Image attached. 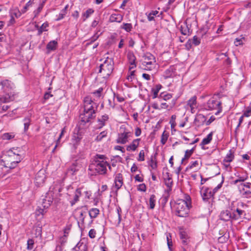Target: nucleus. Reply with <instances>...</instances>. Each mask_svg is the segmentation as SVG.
<instances>
[{
	"instance_id": "obj_1",
	"label": "nucleus",
	"mask_w": 251,
	"mask_h": 251,
	"mask_svg": "<svg viewBox=\"0 0 251 251\" xmlns=\"http://www.w3.org/2000/svg\"><path fill=\"white\" fill-rule=\"evenodd\" d=\"M84 110L79 116L80 122L83 125L94 119L97 109L96 103L89 97H86L83 100Z\"/></svg>"
},
{
	"instance_id": "obj_2",
	"label": "nucleus",
	"mask_w": 251,
	"mask_h": 251,
	"mask_svg": "<svg viewBox=\"0 0 251 251\" xmlns=\"http://www.w3.org/2000/svg\"><path fill=\"white\" fill-rule=\"evenodd\" d=\"M107 168L110 171L111 170V166L107 161L97 160L89 166L88 170L90 172L91 175H105L107 172Z\"/></svg>"
},
{
	"instance_id": "obj_3",
	"label": "nucleus",
	"mask_w": 251,
	"mask_h": 251,
	"mask_svg": "<svg viewBox=\"0 0 251 251\" xmlns=\"http://www.w3.org/2000/svg\"><path fill=\"white\" fill-rule=\"evenodd\" d=\"M114 69V62L111 58L107 57L100 66L99 73L103 78H107L112 74Z\"/></svg>"
},
{
	"instance_id": "obj_4",
	"label": "nucleus",
	"mask_w": 251,
	"mask_h": 251,
	"mask_svg": "<svg viewBox=\"0 0 251 251\" xmlns=\"http://www.w3.org/2000/svg\"><path fill=\"white\" fill-rule=\"evenodd\" d=\"M176 214L180 217H186L189 211L190 206H188L187 202L182 200H179L177 201L175 206Z\"/></svg>"
},
{
	"instance_id": "obj_5",
	"label": "nucleus",
	"mask_w": 251,
	"mask_h": 251,
	"mask_svg": "<svg viewBox=\"0 0 251 251\" xmlns=\"http://www.w3.org/2000/svg\"><path fill=\"white\" fill-rule=\"evenodd\" d=\"M143 59L142 65L144 69L151 71L155 68L156 61L153 55L150 53H146L143 56Z\"/></svg>"
},
{
	"instance_id": "obj_6",
	"label": "nucleus",
	"mask_w": 251,
	"mask_h": 251,
	"mask_svg": "<svg viewBox=\"0 0 251 251\" xmlns=\"http://www.w3.org/2000/svg\"><path fill=\"white\" fill-rule=\"evenodd\" d=\"M132 135V133L128 129L121 126L116 139V142L121 144H125L129 141Z\"/></svg>"
},
{
	"instance_id": "obj_7",
	"label": "nucleus",
	"mask_w": 251,
	"mask_h": 251,
	"mask_svg": "<svg viewBox=\"0 0 251 251\" xmlns=\"http://www.w3.org/2000/svg\"><path fill=\"white\" fill-rule=\"evenodd\" d=\"M207 109L208 110H218V112L222 111L221 101L220 100L219 95H214L207 102Z\"/></svg>"
},
{
	"instance_id": "obj_8",
	"label": "nucleus",
	"mask_w": 251,
	"mask_h": 251,
	"mask_svg": "<svg viewBox=\"0 0 251 251\" xmlns=\"http://www.w3.org/2000/svg\"><path fill=\"white\" fill-rule=\"evenodd\" d=\"M15 149L13 148L9 150L6 152V157L4 161V166L5 167L10 169H14L16 167V162L14 161Z\"/></svg>"
},
{
	"instance_id": "obj_9",
	"label": "nucleus",
	"mask_w": 251,
	"mask_h": 251,
	"mask_svg": "<svg viewBox=\"0 0 251 251\" xmlns=\"http://www.w3.org/2000/svg\"><path fill=\"white\" fill-rule=\"evenodd\" d=\"M240 195L244 198H249L251 197V183H241L237 185Z\"/></svg>"
},
{
	"instance_id": "obj_10",
	"label": "nucleus",
	"mask_w": 251,
	"mask_h": 251,
	"mask_svg": "<svg viewBox=\"0 0 251 251\" xmlns=\"http://www.w3.org/2000/svg\"><path fill=\"white\" fill-rule=\"evenodd\" d=\"M46 175L44 171L40 170L36 175L34 182L37 186H42L45 182Z\"/></svg>"
},
{
	"instance_id": "obj_11",
	"label": "nucleus",
	"mask_w": 251,
	"mask_h": 251,
	"mask_svg": "<svg viewBox=\"0 0 251 251\" xmlns=\"http://www.w3.org/2000/svg\"><path fill=\"white\" fill-rule=\"evenodd\" d=\"M200 193L202 200L205 201L209 200L213 195V194L210 188L204 187L201 189Z\"/></svg>"
},
{
	"instance_id": "obj_12",
	"label": "nucleus",
	"mask_w": 251,
	"mask_h": 251,
	"mask_svg": "<svg viewBox=\"0 0 251 251\" xmlns=\"http://www.w3.org/2000/svg\"><path fill=\"white\" fill-rule=\"evenodd\" d=\"M81 195V191L80 188L76 189L74 195L70 197L69 199L71 206H74L77 201H79V198Z\"/></svg>"
},
{
	"instance_id": "obj_13",
	"label": "nucleus",
	"mask_w": 251,
	"mask_h": 251,
	"mask_svg": "<svg viewBox=\"0 0 251 251\" xmlns=\"http://www.w3.org/2000/svg\"><path fill=\"white\" fill-rule=\"evenodd\" d=\"M164 179L165 185L167 187V192L169 193L172 190V186L173 184L172 176L169 173H166L164 175Z\"/></svg>"
},
{
	"instance_id": "obj_14",
	"label": "nucleus",
	"mask_w": 251,
	"mask_h": 251,
	"mask_svg": "<svg viewBox=\"0 0 251 251\" xmlns=\"http://www.w3.org/2000/svg\"><path fill=\"white\" fill-rule=\"evenodd\" d=\"M82 138V135L81 133H74L71 139V142L75 149L77 148V146L79 144Z\"/></svg>"
},
{
	"instance_id": "obj_15",
	"label": "nucleus",
	"mask_w": 251,
	"mask_h": 251,
	"mask_svg": "<svg viewBox=\"0 0 251 251\" xmlns=\"http://www.w3.org/2000/svg\"><path fill=\"white\" fill-rule=\"evenodd\" d=\"M206 118L205 116L201 114H198L195 119V124L198 126H201L204 124H206Z\"/></svg>"
},
{
	"instance_id": "obj_16",
	"label": "nucleus",
	"mask_w": 251,
	"mask_h": 251,
	"mask_svg": "<svg viewBox=\"0 0 251 251\" xmlns=\"http://www.w3.org/2000/svg\"><path fill=\"white\" fill-rule=\"evenodd\" d=\"M109 116L106 114L102 115L98 119V128H101L109 122Z\"/></svg>"
},
{
	"instance_id": "obj_17",
	"label": "nucleus",
	"mask_w": 251,
	"mask_h": 251,
	"mask_svg": "<svg viewBox=\"0 0 251 251\" xmlns=\"http://www.w3.org/2000/svg\"><path fill=\"white\" fill-rule=\"evenodd\" d=\"M115 187L117 190L121 188L123 184V176L121 173L117 174L114 178Z\"/></svg>"
},
{
	"instance_id": "obj_18",
	"label": "nucleus",
	"mask_w": 251,
	"mask_h": 251,
	"mask_svg": "<svg viewBox=\"0 0 251 251\" xmlns=\"http://www.w3.org/2000/svg\"><path fill=\"white\" fill-rule=\"evenodd\" d=\"M233 213L228 210H223L220 214V219L225 221H229L233 219Z\"/></svg>"
},
{
	"instance_id": "obj_19",
	"label": "nucleus",
	"mask_w": 251,
	"mask_h": 251,
	"mask_svg": "<svg viewBox=\"0 0 251 251\" xmlns=\"http://www.w3.org/2000/svg\"><path fill=\"white\" fill-rule=\"evenodd\" d=\"M0 85L1 89L3 90V92L8 94L12 88V84L8 80H4L0 82Z\"/></svg>"
},
{
	"instance_id": "obj_20",
	"label": "nucleus",
	"mask_w": 251,
	"mask_h": 251,
	"mask_svg": "<svg viewBox=\"0 0 251 251\" xmlns=\"http://www.w3.org/2000/svg\"><path fill=\"white\" fill-rule=\"evenodd\" d=\"M140 140V138L133 140L130 144L126 146V150L129 151H135L139 146Z\"/></svg>"
},
{
	"instance_id": "obj_21",
	"label": "nucleus",
	"mask_w": 251,
	"mask_h": 251,
	"mask_svg": "<svg viewBox=\"0 0 251 251\" xmlns=\"http://www.w3.org/2000/svg\"><path fill=\"white\" fill-rule=\"evenodd\" d=\"M50 193H48L47 196L43 199L41 206L46 209H48L52 202V198L49 196Z\"/></svg>"
},
{
	"instance_id": "obj_22",
	"label": "nucleus",
	"mask_w": 251,
	"mask_h": 251,
	"mask_svg": "<svg viewBox=\"0 0 251 251\" xmlns=\"http://www.w3.org/2000/svg\"><path fill=\"white\" fill-rule=\"evenodd\" d=\"M180 238L183 246L187 245L189 242V237L184 231H181L179 232Z\"/></svg>"
},
{
	"instance_id": "obj_23",
	"label": "nucleus",
	"mask_w": 251,
	"mask_h": 251,
	"mask_svg": "<svg viewBox=\"0 0 251 251\" xmlns=\"http://www.w3.org/2000/svg\"><path fill=\"white\" fill-rule=\"evenodd\" d=\"M123 19V16L120 14H112L109 17L110 22L121 23Z\"/></svg>"
},
{
	"instance_id": "obj_24",
	"label": "nucleus",
	"mask_w": 251,
	"mask_h": 251,
	"mask_svg": "<svg viewBox=\"0 0 251 251\" xmlns=\"http://www.w3.org/2000/svg\"><path fill=\"white\" fill-rule=\"evenodd\" d=\"M134 67H129L127 75L126 78L127 81L130 82H132L136 78L135 74V71L134 70H131Z\"/></svg>"
},
{
	"instance_id": "obj_25",
	"label": "nucleus",
	"mask_w": 251,
	"mask_h": 251,
	"mask_svg": "<svg viewBox=\"0 0 251 251\" xmlns=\"http://www.w3.org/2000/svg\"><path fill=\"white\" fill-rule=\"evenodd\" d=\"M73 251H87V246L85 243L78 242L74 248Z\"/></svg>"
},
{
	"instance_id": "obj_26",
	"label": "nucleus",
	"mask_w": 251,
	"mask_h": 251,
	"mask_svg": "<svg viewBox=\"0 0 251 251\" xmlns=\"http://www.w3.org/2000/svg\"><path fill=\"white\" fill-rule=\"evenodd\" d=\"M81 167V165L77 161L73 163L72 165L69 167L68 171L72 172V174H75L76 172L78 171Z\"/></svg>"
},
{
	"instance_id": "obj_27",
	"label": "nucleus",
	"mask_w": 251,
	"mask_h": 251,
	"mask_svg": "<svg viewBox=\"0 0 251 251\" xmlns=\"http://www.w3.org/2000/svg\"><path fill=\"white\" fill-rule=\"evenodd\" d=\"M127 58L131 67H136L135 61L136 57L132 52H128L127 54Z\"/></svg>"
},
{
	"instance_id": "obj_28",
	"label": "nucleus",
	"mask_w": 251,
	"mask_h": 251,
	"mask_svg": "<svg viewBox=\"0 0 251 251\" xmlns=\"http://www.w3.org/2000/svg\"><path fill=\"white\" fill-rule=\"evenodd\" d=\"M100 214V210L97 208H92L89 211V215L91 219H95Z\"/></svg>"
},
{
	"instance_id": "obj_29",
	"label": "nucleus",
	"mask_w": 251,
	"mask_h": 251,
	"mask_svg": "<svg viewBox=\"0 0 251 251\" xmlns=\"http://www.w3.org/2000/svg\"><path fill=\"white\" fill-rule=\"evenodd\" d=\"M234 157L233 152L230 150L224 159L223 162L230 163L234 159Z\"/></svg>"
},
{
	"instance_id": "obj_30",
	"label": "nucleus",
	"mask_w": 251,
	"mask_h": 251,
	"mask_svg": "<svg viewBox=\"0 0 251 251\" xmlns=\"http://www.w3.org/2000/svg\"><path fill=\"white\" fill-rule=\"evenodd\" d=\"M236 212L237 214L234 213H233V219L234 220H238L239 218H241L243 216L245 215V212L241 209L239 208H237L236 210Z\"/></svg>"
},
{
	"instance_id": "obj_31",
	"label": "nucleus",
	"mask_w": 251,
	"mask_h": 251,
	"mask_svg": "<svg viewBox=\"0 0 251 251\" xmlns=\"http://www.w3.org/2000/svg\"><path fill=\"white\" fill-rule=\"evenodd\" d=\"M57 45V41L53 40L50 41L47 45V49L49 51L56 50Z\"/></svg>"
},
{
	"instance_id": "obj_32",
	"label": "nucleus",
	"mask_w": 251,
	"mask_h": 251,
	"mask_svg": "<svg viewBox=\"0 0 251 251\" xmlns=\"http://www.w3.org/2000/svg\"><path fill=\"white\" fill-rule=\"evenodd\" d=\"M213 134L212 132L209 133L207 136L203 138L201 143V145L204 146L208 144L212 139Z\"/></svg>"
},
{
	"instance_id": "obj_33",
	"label": "nucleus",
	"mask_w": 251,
	"mask_h": 251,
	"mask_svg": "<svg viewBox=\"0 0 251 251\" xmlns=\"http://www.w3.org/2000/svg\"><path fill=\"white\" fill-rule=\"evenodd\" d=\"M161 88L162 86L160 84H157L155 87L151 89V92L153 93L152 98L153 99L157 97L158 93Z\"/></svg>"
},
{
	"instance_id": "obj_34",
	"label": "nucleus",
	"mask_w": 251,
	"mask_h": 251,
	"mask_svg": "<svg viewBox=\"0 0 251 251\" xmlns=\"http://www.w3.org/2000/svg\"><path fill=\"white\" fill-rule=\"evenodd\" d=\"M173 97L172 94L166 92H162L160 94L159 98L167 101L171 100Z\"/></svg>"
},
{
	"instance_id": "obj_35",
	"label": "nucleus",
	"mask_w": 251,
	"mask_h": 251,
	"mask_svg": "<svg viewBox=\"0 0 251 251\" xmlns=\"http://www.w3.org/2000/svg\"><path fill=\"white\" fill-rule=\"evenodd\" d=\"M68 5H67L64 8H63L60 12V13L57 15V19H56V21H60L61 20V19H63L64 16L66 15L67 14V9L68 8Z\"/></svg>"
},
{
	"instance_id": "obj_36",
	"label": "nucleus",
	"mask_w": 251,
	"mask_h": 251,
	"mask_svg": "<svg viewBox=\"0 0 251 251\" xmlns=\"http://www.w3.org/2000/svg\"><path fill=\"white\" fill-rule=\"evenodd\" d=\"M149 164L152 169H156L157 167V163L156 158L155 157L151 156V157Z\"/></svg>"
},
{
	"instance_id": "obj_37",
	"label": "nucleus",
	"mask_w": 251,
	"mask_h": 251,
	"mask_svg": "<svg viewBox=\"0 0 251 251\" xmlns=\"http://www.w3.org/2000/svg\"><path fill=\"white\" fill-rule=\"evenodd\" d=\"M196 97L194 96L187 102V104L191 107V110H192L196 105Z\"/></svg>"
},
{
	"instance_id": "obj_38",
	"label": "nucleus",
	"mask_w": 251,
	"mask_h": 251,
	"mask_svg": "<svg viewBox=\"0 0 251 251\" xmlns=\"http://www.w3.org/2000/svg\"><path fill=\"white\" fill-rule=\"evenodd\" d=\"M156 197L155 195H151L149 199L150 208L153 209L155 205Z\"/></svg>"
},
{
	"instance_id": "obj_39",
	"label": "nucleus",
	"mask_w": 251,
	"mask_h": 251,
	"mask_svg": "<svg viewBox=\"0 0 251 251\" xmlns=\"http://www.w3.org/2000/svg\"><path fill=\"white\" fill-rule=\"evenodd\" d=\"M107 132L106 131H103L97 135L95 140L97 142H100L103 139V138L107 136Z\"/></svg>"
},
{
	"instance_id": "obj_40",
	"label": "nucleus",
	"mask_w": 251,
	"mask_h": 251,
	"mask_svg": "<svg viewBox=\"0 0 251 251\" xmlns=\"http://www.w3.org/2000/svg\"><path fill=\"white\" fill-rule=\"evenodd\" d=\"M47 212V209L39 207L35 211V215L37 216H43Z\"/></svg>"
},
{
	"instance_id": "obj_41",
	"label": "nucleus",
	"mask_w": 251,
	"mask_h": 251,
	"mask_svg": "<svg viewBox=\"0 0 251 251\" xmlns=\"http://www.w3.org/2000/svg\"><path fill=\"white\" fill-rule=\"evenodd\" d=\"M121 28L124 29L126 32H130L132 28V26L130 23H123L121 25Z\"/></svg>"
},
{
	"instance_id": "obj_42",
	"label": "nucleus",
	"mask_w": 251,
	"mask_h": 251,
	"mask_svg": "<svg viewBox=\"0 0 251 251\" xmlns=\"http://www.w3.org/2000/svg\"><path fill=\"white\" fill-rule=\"evenodd\" d=\"M169 136V133L166 132L165 130L163 132L161 138V143L162 145H165L168 140V137Z\"/></svg>"
},
{
	"instance_id": "obj_43",
	"label": "nucleus",
	"mask_w": 251,
	"mask_h": 251,
	"mask_svg": "<svg viewBox=\"0 0 251 251\" xmlns=\"http://www.w3.org/2000/svg\"><path fill=\"white\" fill-rule=\"evenodd\" d=\"M94 12V10L92 9H89L86 11L82 15L83 21H85Z\"/></svg>"
},
{
	"instance_id": "obj_44",
	"label": "nucleus",
	"mask_w": 251,
	"mask_h": 251,
	"mask_svg": "<svg viewBox=\"0 0 251 251\" xmlns=\"http://www.w3.org/2000/svg\"><path fill=\"white\" fill-rule=\"evenodd\" d=\"M194 152V148L191 150H187L185 151L184 157L182 159L181 161H184L185 159H188L190 157Z\"/></svg>"
},
{
	"instance_id": "obj_45",
	"label": "nucleus",
	"mask_w": 251,
	"mask_h": 251,
	"mask_svg": "<svg viewBox=\"0 0 251 251\" xmlns=\"http://www.w3.org/2000/svg\"><path fill=\"white\" fill-rule=\"evenodd\" d=\"M106 157L103 154H97L94 156V162H95V161H106Z\"/></svg>"
},
{
	"instance_id": "obj_46",
	"label": "nucleus",
	"mask_w": 251,
	"mask_h": 251,
	"mask_svg": "<svg viewBox=\"0 0 251 251\" xmlns=\"http://www.w3.org/2000/svg\"><path fill=\"white\" fill-rule=\"evenodd\" d=\"M158 13V11L155 10L150 12L148 15V19L149 21H151L154 20V16H156Z\"/></svg>"
},
{
	"instance_id": "obj_47",
	"label": "nucleus",
	"mask_w": 251,
	"mask_h": 251,
	"mask_svg": "<svg viewBox=\"0 0 251 251\" xmlns=\"http://www.w3.org/2000/svg\"><path fill=\"white\" fill-rule=\"evenodd\" d=\"M44 3H45V2L43 1V2L40 4V5L39 6L37 9L34 11V14L35 17L37 16L39 14V13L41 11V10H42V9L43 8L44 5Z\"/></svg>"
},
{
	"instance_id": "obj_48",
	"label": "nucleus",
	"mask_w": 251,
	"mask_h": 251,
	"mask_svg": "<svg viewBox=\"0 0 251 251\" xmlns=\"http://www.w3.org/2000/svg\"><path fill=\"white\" fill-rule=\"evenodd\" d=\"M34 0H30L26 4V5L24 6L23 9L22 10V13H25L26 11L27 8L30 7V6H31L34 3Z\"/></svg>"
},
{
	"instance_id": "obj_49",
	"label": "nucleus",
	"mask_w": 251,
	"mask_h": 251,
	"mask_svg": "<svg viewBox=\"0 0 251 251\" xmlns=\"http://www.w3.org/2000/svg\"><path fill=\"white\" fill-rule=\"evenodd\" d=\"M171 237H172L170 234H168L167 235V245L170 250H171V247L173 246V243Z\"/></svg>"
},
{
	"instance_id": "obj_50",
	"label": "nucleus",
	"mask_w": 251,
	"mask_h": 251,
	"mask_svg": "<svg viewBox=\"0 0 251 251\" xmlns=\"http://www.w3.org/2000/svg\"><path fill=\"white\" fill-rule=\"evenodd\" d=\"M24 130L25 131L27 130L28 129L29 125H30V121L29 119L28 118H25L24 119Z\"/></svg>"
},
{
	"instance_id": "obj_51",
	"label": "nucleus",
	"mask_w": 251,
	"mask_h": 251,
	"mask_svg": "<svg viewBox=\"0 0 251 251\" xmlns=\"http://www.w3.org/2000/svg\"><path fill=\"white\" fill-rule=\"evenodd\" d=\"M14 137V135H11L8 133H6L3 134L2 139L4 140H9Z\"/></svg>"
},
{
	"instance_id": "obj_52",
	"label": "nucleus",
	"mask_w": 251,
	"mask_h": 251,
	"mask_svg": "<svg viewBox=\"0 0 251 251\" xmlns=\"http://www.w3.org/2000/svg\"><path fill=\"white\" fill-rule=\"evenodd\" d=\"M145 160V152L143 150H141L139 153L138 161H143Z\"/></svg>"
},
{
	"instance_id": "obj_53",
	"label": "nucleus",
	"mask_w": 251,
	"mask_h": 251,
	"mask_svg": "<svg viewBox=\"0 0 251 251\" xmlns=\"http://www.w3.org/2000/svg\"><path fill=\"white\" fill-rule=\"evenodd\" d=\"M243 115L245 117H248L251 116V107H248L244 111Z\"/></svg>"
},
{
	"instance_id": "obj_54",
	"label": "nucleus",
	"mask_w": 251,
	"mask_h": 251,
	"mask_svg": "<svg viewBox=\"0 0 251 251\" xmlns=\"http://www.w3.org/2000/svg\"><path fill=\"white\" fill-rule=\"evenodd\" d=\"M192 42L195 46H198V45H199L201 43V41H200V38H199L196 36H195L193 37V41H192Z\"/></svg>"
},
{
	"instance_id": "obj_55",
	"label": "nucleus",
	"mask_w": 251,
	"mask_h": 251,
	"mask_svg": "<svg viewBox=\"0 0 251 251\" xmlns=\"http://www.w3.org/2000/svg\"><path fill=\"white\" fill-rule=\"evenodd\" d=\"M34 241L32 239H29L27 241V249L28 250H31L33 248Z\"/></svg>"
},
{
	"instance_id": "obj_56",
	"label": "nucleus",
	"mask_w": 251,
	"mask_h": 251,
	"mask_svg": "<svg viewBox=\"0 0 251 251\" xmlns=\"http://www.w3.org/2000/svg\"><path fill=\"white\" fill-rule=\"evenodd\" d=\"M96 234V231L94 229H91L89 232V236L90 238L93 239L95 238Z\"/></svg>"
},
{
	"instance_id": "obj_57",
	"label": "nucleus",
	"mask_w": 251,
	"mask_h": 251,
	"mask_svg": "<svg viewBox=\"0 0 251 251\" xmlns=\"http://www.w3.org/2000/svg\"><path fill=\"white\" fill-rule=\"evenodd\" d=\"M85 213H86V212L83 211H81L79 212V216L78 217V218H79V220L80 221H81L82 222H83L84 221V219H85L84 215Z\"/></svg>"
},
{
	"instance_id": "obj_58",
	"label": "nucleus",
	"mask_w": 251,
	"mask_h": 251,
	"mask_svg": "<svg viewBox=\"0 0 251 251\" xmlns=\"http://www.w3.org/2000/svg\"><path fill=\"white\" fill-rule=\"evenodd\" d=\"M248 178V176L247 175H245L243 176H238L237 179L240 180V183H244V181L247 180Z\"/></svg>"
},
{
	"instance_id": "obj_59",
	"label": "nucleus",
	"mask_w": 251,
	"mask_h": 251,
	"mask_svg": "<svg viewBox=\"0 0 251 251\" xmlns=\"http://www.w3.org/2000/svg\"><path fill=\"white\" fill-rule=\"evenodd\" d=\"M24 153H17V163L21 162V160L24 158Z\"/></svg>"
},
{
	"instance_id": "obj_60",
	"label": "nucleus",
	"mask_w": 251,
	"mask_h": 251,
	"mask_svg": "<svg viewBox=\"0 0 251 251\" xmlns=\"http://www.w3.org/2000/svg\"><path fill=\"white\" fill-rule=\"evenodd\" d=\"M138 190L141 192H145L146 190V186L144 184H141L139 185Z\"/></svg>"
},
{
	"instance_id": "obj_61",
	"label": "nucleus",
	"mask_w": 251,
	"mask_h": 251,
	"mask_svg": "<svg viewBox=\"0 0 251 251\" xmlns=\"http://www.w3.org/2000/svg\"><path fill=\"white\" fill-rule=\"evenodd\" d=\"M236 46H238L243 44V42L242 39L236 38L234 42Z\"/></svg>"
},
{
	"instance_id": "obj_62",
	"label": "nucleus",
	"mask_w": 251,
	"mask_h": 251,
	"mask_svg": "<svg viewBox=\"0 0 251 251\" xmlns=\"http://www.w3.org/2000/svg\"><path fill=\"white\" fill-rule=\"evenodd\" d=\"M184 198H185V200H182L185 202H187L188 206H190L191 205V198H190V197L189 195H185Z\"/></svg>"
},
{
	"instance_id": "obj_63",
	"label": "nucleus",
	"mask_w": 251,
	"mask_h": 251,
	"mask_svg": "<svg viewBox=\"0 0 251 251\" xmlns=\"http://www.w3.org/2000/svg\"><path fill=\"white\" fill-rule=\"evenodd\" d=\"M99 31H98L97 32L93 37H92V38H91V42H94L95 41H96L99 37L100 35V34H99Z\"/></svg>"
},
{
	"instance_id": "obj_64",
	"label": "nucleus",
	"mask_w": 251,
	"mask_h": 251,
	"mask_svg": "<svg viewBox=\"0 0 251 251\" xmlns=\"http://www.w3.org/2000/svg\"><path fill=\"white\" fill-rule=\"evenodd\" d=\"M91 194L92 193L90 191H86L83 193L85 198L86 199H89L90 198Z\"/></svg>"
}]
</instances>
